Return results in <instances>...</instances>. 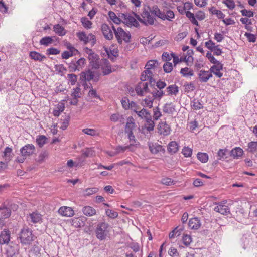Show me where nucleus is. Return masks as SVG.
Here are the masks:
<instances>
[{
    "label": "nucleus",
    "mask_w": 257,
    "mask_h": 257,
    "mask_svg": "<svg viewBox=\"0 0 257 257\" xmlns=\"http://www.w3.org/2000/svg\"><path fill=\"white\" fill-rule=\"evenodd\" d=\"M109 232V225L108 223L102 222H99L97 225L95 233L96 237L99 240L106 239Z\"/></svg>",
    "instance_id": "1"
},
{
    "label": "nucleus",
    "mask_w": 257,
    "mask_h": 257,
    "mask_svg": "<svg viewBox=\"0 0 257 257\" xmlns=\"http://www.w3.org/2000/svg\"><path fill=\"white\" fill-rule=\"evenodd\" d=\"M19 238L23 244H30L34 240L35 237L32 234V231L27 227H23L19 233Z\"/></svg>",
    "instance_id": "2"
},
{
    "label": "nucleus",
    "mask_w": 257,
    "mask_h": 257,
    "mask_svg": "<svg viewBox=\"0 0 257 257\" xmlns=\"http://www.w3.org/2000/svg\"><path fill=\"white\" fill-rule=\"evenodd\" d=\"M112 28L114 30V34L117 41L119 44H121L122 41H124L125 43L130 42L131 36L129 32H125L120 27H118L115 29L114 27L113 26Z\"/></svg>",
    "instance_id": "3"
},
{
    "label": "nucleus",
    "mask_w": 257,
    "mask_h": 257,
    "mask_svg": "<svg viewBox=\"0 0 257 257\" xmlns=\"http://www.w3.org/2000/svg\"><path fill=\"white\" fill-rule=\"evenodd\" d=\"M76 35L79 39L84 42L85 44L90 42L92 45H94L96 43V40L95 36L91 33L87 35L84 32H79L77 33Z\"/></svg>",
    "instance_id": "4"
},
{
    "label": "nucleus",
    "mask_w": 257,
    "mask_h": 257,
    "mask_svg": "<svg viewBox=\"0 0 257 257\" xmlns=\"http://www.w3.org/2000/svg\"><path fill=\"white\" fill-rule=\"evenodd\" d=\"M226 200L216 203L217 206L214 208V210L224 215H227L230 213V208L228 205H226Z\"/></svg>",
    "instance_id": "5"
},
{
    "label": "nucleus",
    "mask_w": 257,
    "mask_h": 257,
    "mask_svg": "<svg viewBox=\"0 0 257 257\" xmlns=\"http://www.w3.org/2000/svg\"><path fill=\"white\" fill-rule=\"evenodd\" d=\"M85 59L81 58L76 62H72L69 65V68L71 71H80L83 69L85 64Z\"/></svg>",
    "instance_id": "6"
},
{
    "label": "nucleus",
    "mask_w": 257,
    "mask_h": 257,
    "mask_svg": "<svg viewBox=\"0 0 257 257\" xmlns=\"http://www.w3.org/2000/svg\"><path fill=\"white\" fill-rule=\"evenodd\" d=\"M27 220L32 223H40L42 221V215L37 211L30 213L27 217Z\"/></svg>",
    "instance_id": "7"
},
{
    "label": "nucleus",
    "mask_w": 257,
    "mask_h": 257,
    "mask_svg": "<svg viewBox=\"0 0 257 257\" xmlns=\"http://www.w3.org/2000/svg\"><path fill=\"white\" fill-rule=\"evenodd\" d=\"M71 98L70 99V104L73 105H76L78 103L79 98H80L81 93V89L77 87L72 89L71 91Z\"/></svg>",
    "instance_id": "8"
},
{
    "label": "nucleus",
    "mask_w": 257,
    "mask_h": 257,
    "mask_svg": "<svg viewBox=\"0 0 257 257\" xmlns=\"http://www.w3.org/2000/svg\"><path fill=\"white\" fill-rule=\"evenodd\" d=\"M158 133L163 136L169 135L171 131L169 125L167 124L166 121L160 122L158 125Z\"/></svg>",
    "instance_id": "9"
},
{
    "label": "nucleus",
    "mask_w": 257,
    "mask_h": 257,
    "mask_svg": "<svg viewBox=\"0 0 257 257\" xmlns=\"http://www.w3.org/2000/svg\"><path fill=\"white\" fill-rule=\"evenodd\" d=\"M35 150V146L32 144H27L23 147L21 150V153L23 157H28L32 155Z\"/></svg>",
    "instance_id": "10"
},
{
    "label": "nucleus",
    "mask_w": 257,
    "mask_h": 257,
    "mask_svg": "<svg viewBox=\"0 0 257 257\" xmlns=\"http://www.w3.org/2000/svg\"><path fill=\"white\" fill-rule=\"evenodd\" d=\"M212 76V74L211 73L210 70H201L198 73V79L201 82H207Z\"/></svg>",
    "instance_id": "11"
},
{
    "label": "nucleus",
    "mask_w": 257,
    "mask_h": 257,
    "mask_svg": "<svg viewBox=\"0 0 257 257\" xmlns=\"http://www.w3.org/2000/svg\"><path fill=\"white\" fill-rule=\"evenodd\" d=\"M223 69V64L221 63L212 66L209 70L211 73H213L218 78H221L223 76V73L221 72Z\"/></svg>",
    "instance_id": "12"
},
{
    "label": "nucleus",
    "mask_w": 257,
    "mask_h": 257,
    "mask_svg": "<svg viewBox=\"0 0 257 257\" xmlns=\"http://www.w3.org/2000/svg\"><path fill=\"white\" fill-rule=\"evenodd\" d=\"M143 19L137 17L138 20L141 22H144L146 24L153 25L154 22V18L152 16L150 13L147 11H144L142 14Z\"/></svg>",
    "instance_id": "13"
},
{
    "label": "nucleus",
    "mask_w": 257,
    "mask_h": 257,
    "mask_svg": "<svg viewBox=\"0 0 257 257\" xmlns=\"http://www.w3.org/2000/svg\"><path fill=\"white\" fill-rule=\"evenodd\" d=\"M58 213L65 217H72L74 214L73 210L71 207L67 206L61 207L58 210Z\"/></svg>",
    "instance_id": "14"
},
{
    "label": "nucleus",
    "mask_w": 257,
    "mask_h": 257,
    "mask_svg": "<svg viewBox=\"0 0 257 257\" xmlns=\"http://www.w3.org/2000/svg\"><path fill=\"white\" fill-rule=\"evenodd\" d=\"M101 30L103 36L106 39L108 40H111L113 38V32L108 25L106 24H102L101 26Z\"/></svg>",
    "instance_id": "15"
},
{
    "label": "nucleus",
    "mask_w": 257,
    "mask_h": 257,
    "mask_svg": "<svg viewBox=\"0 0 257 257\" xmlns=\"http://www.w3.org/2000/svg\"><path fill=\"white\" fill-rule=\"evenodd\" d=\"M10 241V233L8 230H4L0 234V244H8Z\"/></svg>",
    "instance_id": "16"
},
{
    "label": "nucleus",
    "mask_w": 257,
    "mask_h": 257,
    "mask_svg": "<svg viewBox=\"0 0 257 257\" xmlns=\"http://www.w3.org/2000/svg\"><path fill=\"white\" fill-rule=\"evenodd\" d=\"M88 58L93 68L98 69L99 68V56L97 54L93 53L90 56H88Z\"/></svg>",
    "instance_id": "17"
},
{
    "label": "nucleus",
    "mask_w": 257,
    "mask_h": 257,
    "mask_svg": "<svg viewBox=\"0 0 257 257\" xmlns=\"http://www.w3.org/2000/svg\"><path fill=\"white\" fill-rule=\"evenodd\" d=\"M124 22L129 26L137 27L139 25L138 21L134 17L127 14H123Z\"/></svg>",
    "instance_id": "18"
},
{
    "label": "nucleus",
    "mask_w": 257,
    "mask_h": 257,
    "mask_svg": "<svg viewBox=\"0 0 257 257\" xmlns=\"http://www.w3.org/2000/svg\"><path fill=\"white\" fill-rule=\"evenodd\" d=\"M200 220L197 217L191 218L189 220L188 226L192 229L197 230L201 226Z\"/></svg>",
    "instance_id": "19"
},
{
    "label": "nucleus",
    "mask_w": 257,
    "mask_h": 257,
    "mask_svg": "<svg viewBox=\"0 0 257 257\" xmlns=\"http://www.w3.org/2000/svg\"><path fill=\"white\" fill-rule=\"evenodd\" d=\"M153 76V72L150 70H145L144 71L141 75L140 79L142 81L149 80L150 82H152Z\"/></svg>",
    "instance_id": "20"
},
{
    "label": "nucleus",
    "mask_w": 257,
    "mask_h": 257,
    "mask_svg": "<svg viewBox=\"0 0 257 257\" xmlns=\"http://www.w3.org/2000/svg\"><path fill=\"white\" fill-rule=\"evenodd\" d=\"M149 148L150 152L153 154H156L163 150L162 146L157 143H150Z\"/></svg>",
    "instance_id": "21"
},
{
    "label": "nucleus",
    "mask_w": 257,
    "mask_h": 257,
    "mask_svg": "<svg viewBox=\"0 0 257 257\" xmlns=\"http://www.w3.org/2000/svg\"><path fill=\"white\" fill-rule=\"evenodd\" d=\"M82 210L83 214L87 216H94L97 213L96 209L90 206H84Z\"/></svg>",
    "instance_id": "22"
},
{
    "label": "nucleus",
    "mask_w": 257,
    "mask_h": 257,
    "mask_svg": "<svg viewBox=\"0 0 257 257\" xmlns=\"http://www.w3.org/2000/svg\"><path fill=\"white\" fill-rule=\"evenodd\" d=\"M230 153L231 156L235 159H237L243 155V151L240 147H235L230 151Z\"/></svg>",
    "instance_id": "23"
},
{
    "label": "nucleus",
    "mask_w": 257,
    "mask_h": 257,
    "mask_svg": "<svg viewBox=\"0 0 257 257\" xmlns=\"http://www.w3.org/2000/svg\"><path fill=\"white\" fill-rule=\"evenodd\" d=\"M53 30L56 34L61 36L65 35L66 33V31L64 28L59 24L55 25L53 26Z\"/></svg>",
    "instance_id": "24"
},
{
    "label": "nucleus",
    "mask_w": 257,
    "mask_h": 257,
    "mask_svg": "<svg viewBox=\"0 0 257 257\" xmlns=\"http://www.w3.org/2000/svg\"><path fill=\"white\" fill-rule=\"evenodd\" d=\"M167 150L170 153L174 154L178 150V145L175 141L170 142L168 145Z\"/></svg>",
    "instance_id": "25"
},
{
    "label": "nucleus",
    "mask_w": 257,
    "mask_h": 257,
    "mask_svg": "<svg viewBox=\"0 0 257 257\" xmlns=\"http://www.w3.org/2000/svg\"><path fill=\"white\" fill-rule=\"evenodd\" d=\"M209 11L210 14L215 15L218 19H224L225 15L221 11L216 9L214 7H211L209 8Z\"/></svg>",
    "instance_id": "26"
},
{
    "label": "nucleus",
    "mask_w": 257,
    "mask_h": 257,
    "mask_svg": "<svg viewBox=\"0 0 257 257\" xmlns=\"http://www.w3.org/2000/svg\"><path fill=\"white\" fill-rule=\"evenodd\" d=\"M54 42V40L52 37L50 36H45L43 37L39 42V43L41 45H43L45 46H48L49 45L52 44Z\"/></svg>",
    "instance_id": "27"
},
{
    "label": "nucleus",
    "mask_w": 257,
    "mask_h": 257,
    "mask_svg": "<svg viewBox=\"0 0 257 257\" xmlns=\"http://www.w3.org/2000/svg\"><path fill=\"white\" fill-rule=\"evenodd\" d=\"M163 111L165 113L172 114L175 111V106L172 103H166L163 107Z\"/></svg>",
    "instance_id": "28"
},
{
    "label": "nucleus",
    "mask_w": 257,
    "mask_h": 257,
    "mask_svg": "<svg viewBox=\"0 0 257 257\" xmlns=\"http://www.w3.org/2000/svg\"><path fill=\"white\" fill-rule=\"evenodd\" d=\"M65 106L63 102L59 103L53 112V114L55 116H58L60 113L64 110Z\"/></svg>",
    "instance_id": "29"
},
{
    "label": "nucleus",
    "mask_w": 257,
    "mask_h": 257,
    "mask_svg": "<svg viewBox=\"0 0 257 257\" xmlns=\"http://www.w3.org/2000/svg\"><path fill=\"white\" fill-rule=\"evenodd\" d=\"M30 56L32 59L37 61H42L46 58L44 55L37 52L36 51H32L30 53Z\"/></svg>",
    "instance_id": "30"
},
{
    "label": "nucleus",
    "mask_w": 257,
    "mask_h": 257,
    "mask_svg": "<svg viewBox=\"0 0 257 257\" xmlns=\"http://www.w3.org/2000/svg\"><path fill=\"white\" fill-rule=\"evenodd\" d=\"M81 76L84 78L85 80L89 81L93 79L94 76V73L90 70L86 72H83L81 74Z\"/></svg>",
    "instance_id": "31"
},
{
    "label": "nucleus",
    "mask_w": 257,
    "mask_h": 257,
    "mask_svg": "<svg viewBox=\"0 0 257 257\" xmlns=\"http://www.w3.org/2000/svg\"><path fill=\"white\" fill-rule=\"evenodd\" d=\"M136 113L137 114L138 117L141 119L145 118L146 119L149 116L151 115L150 112L145 108H143L141 110L139 109L137 111H136Z\"/></svg>",
    "instance_id": "32"
},
{
    "label": "nucleus",
    "mask_w": 257,
    "mask_h": 257,
    "mask_svg": "<svg viewBox=\"0 0 257 257\" xmlns=\"http://www.w3.org/2000/svg\"><path fill=\"white\" fill-rule=\"evenodd\" d=\"M155 123L152 119L151 115L149 116L146 119V127L148 131H152L154 130Z\"/></svg>",
    "instance_id": "33"
},
{
    "label": "nucleus",
    "mask_w": 257,
    "mask_h": 257,
    "mask_svg": "<svg viewBox=\"0 0 257 257\" xmlns=\"http://www.w3.org/2000/svg\"><path fill=\"white\" fill-rule=\"evenodd\" d=\"M150 12L156 16L162 19L163 12H162L157 5L153 6L150 9Z\"/></svg>",
    "instance_id": "34"
},
{
    "label": "nucleus",
    "mask_w": 257,
    "mask_h": 257,
    "mask_svg": "<svg viewBox=\"0 0 257 257\" xmlns=\"http://www.w3.org/2000/svg\"><path fill=\"white\" fill-rule=\"evenodd\" d=\"M158 66V63L157 61L154 60H149L146 65V70H151L154 69L155 68L157 67Z\"/></svg>",
    "instance_id": "35"
},
{
    "label": "nucleus",
    "mask_w": 257,
    "mask_h": 257,
    "mask_svg": "<svg viewBox=\"0 0 257 257\" xmlns=\"http://www.w3.org/2000/svg\"><path fill=\"white\" fill-rule=\"evenodd\" d=\"M178 91V87L176 85H171L167 88V95H176Z\"/></svg>",
    "instance_id": "36"
},
{
    "label": "nucleus",
    "mask_w": 257,
    "mask_h": 257,
    "mask_svg": "<svg viewBox=\"0 0 257 257\" xmlns=\"http://www.w3.org/2000/svg\"><path fill=\"white\" fill-rule=\"evenodd\" d=\"M47 138L44 135H39L36 139V142L39 147H42L47 143Z\"/></svg>",
    "instance_id": "37"
},
{
    "label": "nucleus",
    "mask_w": 257,
    "mask_h": 257,
    "mask_svg": "<svg viewBox=\"0 0 257 257\" xmlns=\"http://www.w3.org/2000/svg\"><path fill=\"white\" fill-rule=\"evenodd\" d=\"M174 17H175V15H174V12L172 11L169 10L167 11L166 14H165L163 12L161 19H162L163 20H167L169 21H171V20L172 19L174 18Z\"/></svg>",
    "instance_id": "38"
},
{
    "label": "nucleus",
    "mask_w": 257,
    "mask_h": 257,
    "mask_svg": "<svg viewBox=\"0 0 257 257\" xmlns=\"http://www.w3.org/2000/svg\"><path fill=\"white\" fill-rule=\"evenodd\" d=\"M82 132L88 135L91 136H99V133L95 129L93 128H86L82 130Z\"/></svg>",
    "instance_id": "39"
},
{
    "label": "nucleus",
    "mask_w": 257,
    "mask_h": 257,
    "mask_svg": "<svg viewBox=\"0 0 257 257\" xmlns=\"http://www.w3.org/2000/svg\"><path fill=\"white\" fill-rule=\"evenodd\" d=\"M135 126V123L133 122V118L130 117L127 120V122L125 126V131L127 132H132L133 129Z\"/></svg>",
    "instance_id": "40"
},
{
    "label": "nucleus",
    "mask_w": 257,
    "mask_h": 257,
    "mask_svg": "<svg viewBox=\"0 0 257 257\" xmlns=\"http://www.w3.org/2000/svg\"><path fill=\"white\" fill-rule=\"evenodd\" d=\"M132 146V144H130V145L125 146H118L116 148L115 154H117L121 152H124V151L128 149L132 150L131 148Z\"/></svg>",
    "instance_id": "41"
},
{
    "label": "nucleus",
    "mask_w": 257,
    "mask_h": 257,
    "mask_svg": "<svg viewBox=\"0 0 257 257\" xmlns=\"http://www.w3.org/2000/svg\"><path fill=\"white\" fill-rule=\"evenodd\" d=\"M153 99L152 97H147L143 101L142 105L150 108L153 107Z\"/></svg>",
    "instance_id": "42"
},
{
    "label": "nucleus",
    "mask_w": 257,
    "mask_h": 257,
    "mask_svg": "<svg viewBox=\"0 0 257 257\" xmlns=\"http://www.w3.org/2000/svg\"><path fill=\"white\" fill-rule=\"evenodd\" d=\"M198 159L202 163H206L208 160V155L205 153H198L197 155Z\"/></svg>",
    "instance_id": "43"
},
{
    "label": "nucleus",
    "mask_w": 257,
    "mask_h": 257,
    "mask_svg": "<svg viewBox=\"0 0 257 257\" xmlns=\"http://www.w3.org/2000/svg\"><path fill=\"white\" fill-rule=\"evenodd\" d=\"M247 151L254 153L257 151V142L252 141L248 144Z\"/></svg>",
    "instance_id": "44"
},
{
    "label": "nucleus",
    "mask_w": 257,
    "mask_h": 257,
    "mask_svg": "<svg viewBox=\"0 0 257 257\" xmlns=\"http://www.w3.org/2000/svg\"><path fill=\"white\" fill-rule=\"evenodd\" d=\"M81 22L84 27L87 29H90L92 27V22L88 20L86 17H82L81 19Z\"/></svg>",
    "instance_id": "45"
},
{
    "label": "nucleus",
    "mask_w": 257,
    "mask_h": 257,
    "mask_svg": "<svg viewBox=\"0 0 257 257\" xmlns=\"http://www.w3.org/2000/svg\"><path fill=\"white\" fill-rule=\"evenodd\" d=\"M105 214L111 219L116 218L118 216V214L117 212L108 209L105 210Z\"/></svg>",
    "instance_id": "46"
},
{
    "label": "nucleus",
    "mask_w": 257,
    "mask_h": 257,
    "mask_svg": "<svg viewBox=\"0 0 257 257\" xmlns=\"http://www.w3.org/2000/svg\"><path fill=\"white\" fill-rule=\"evenodd\" d=\"M181 74L183 76H193V71L188 67L182 68L180 71Z\"/></svg>",
    "instance_id": "47"
},
{
    "label": "nucleus",
    "mask_w": 257,
    "mask_h": 257,
    "mask_svg": "<svg viewBox=\"0 0 257 257\" xmlns=\"http://www.w3.org/2000/svg\"><path fill=\"white\" fill-rule=\"evenodd\" d=\"M12 149L11 148L7 147L5 148L3 157L6 158V160H10L12 158Z\"/></svg>",
    "instance_id": "48"
},
{
    "label": "nucleus",
    "mask_w": 257,
    "mask_h": 257,
    "mask_svg": "<svg viewBox=\"0 0 257 257\" xmlns=\"http://www.w3.org/2000/svg\"><path fill=\"white\" fill-rule=\"evenodd\" d=\"M110 19L115 24H118L120 22V19L116 15L114 12L110 11L108 13Z\"/></svg>",
    "instance_id": "49"
},
{
    "label": "nucleus",
    "mask_w": 257,
    "mask_h": 257,
    "mask_svg": "<svg viewBox=\"0 0 257 257\" xmlns=\"http://www.w3.org/2000/svg\"><path fill=\"white\" fill-rule=\"evenodd\" d=\"M95 151L92 148H87L83 151V155L85 157H91L95 155Z\"/></svg>",
    "instance_id": "50"
},
{
    "label": "nucleus",
    "mask_w": 257,
    "mask_h": 257,
    "mask_svg": "<svg viewBox=\"0 0 257 257\" xmlns=\"http://www.w3.org/2000/svg\"><path fill=\"white\" fill-rule=\"evenodd\" d=\"M153 119L155 120H158L162 116V113L160 111V108L158 107H156L153 108Z\"/></svg>",
    "instance_id": "51"
},
{
    "label": "nucleus",
    "mask_w": 257,
    "mask_h": 257,
    "mask_svg": "<svg viewBox=\"0 0 257 257\" xmlns=\"http://www.w3.org/2000/svg\"><path fill=\"white\" fill-rule=\"evenodd\" d=\"M153 97L155 99H160L165 94L162 89L155 90L152 92Z\"/></svg>",
    "instance_id": "52"
},
{
    "label": "nucleus",
    "mask_w": 257,
    "mask_h": 257,
    "mask_svg": "<svg viewBox=\"0 0 257 257\" xmlns=\"http://www.w3.org/2000/svg\"><path fill=\"white\" fill-rule=\"evenodd\" d=\"M227 152L228 150L227 149H219L217 153L218 159L219 160L224 159Z\"/></svg>",
    "instance_id": "53"
},
{
    "label": "nucleus",
    "mask_w": 257,
    "mask_h": 257,
    "mask_svg": "<svg viewBox=\"0 0 257 257\" xmlns=\"http://www.w3.org/2000/svg\"><path fill=\"white\" fill-rule=\"evenodd\" d=\"M40 254L39 248L37 246H34L29 251V255L31 257L39 256Z\"/></svg>",
    "instance_id": "54"
},
{
    "label": "nucleus",
    "mask_w": 257,
    "mask_h": 257,
    "mask_svg": "<svg viewBox=\"0 0 257 257\" xmlns=\"http://www.w3.org/2000/svg\"><path fill=\"white\" fill-rule=\"evenodd\" d=\"M191 106L192 108L195 110H199L202 108V105L198 100H193L191 102Z\"/></svg>",
    "instance_id": "55"
},
{
    "label": "nucleus",
    "mask_w": 257,
    "mask_h": 257,
    "mask_svg": "<svg viewBox=\"0 0 257 257\" xmlns=\"http://www.w3.org/2000/svg\"><path fill=\"white\" fill-rule=\"evenodd\" d=\"M110 119L113 122H117L118 121L121 122L122 119H123V118H122V116L119 114L114 113L110 116Z\"/></svg>",
    "instance_id": "56"
},
{
    "label": "nucleus",
    "mask_w": 257,
    "mask_h": 257,
    "mask_svg": "<svg viewBox=\"0 0 257 257\" xmlns=\"http://www.w3.org/2000/svg\"><path fill=\"white\" fill-rule=\"evenodd\" d=\"M206 57L209 60V61L214 65H216V64L220 63L215 58L211 52H208L206 54Z\"/></svg>",
    "instance_id": "57"
},
{
    "label": "nucleus",
    "mask_w": 257,
    "mask_h": 257,
    "mask_svg": "<svg viewBox=\"0 0 257 257\" xmlns=\"http://www.w3.org/2000/svg\"><path fill=\"white\" fill-rule=\"evenodd\" d=\"M67 78L71 85H74L77 79V76L74 74H68L67 75Z\"/></svg>",
    "instance_id": "58"
},
{
    "label": "nucleus",
    "mask_w": 257,
    "mask_h": 257,
    "mask_svg": "<svg viewBox=\"0 0 257 257\" xmlns=\"http://www.w3.org/2000/svg\"><path fill=\"white\" fill-rule=\"evenodd\" d=\"M121 103L123 108L125 110L130 109V105L131 102L126 97L123 98L121 100Z\"/></svg>",
    "instance_id": "59"
},
{
    "label": "nucleus",
    "mask_w": 257,
    "mask_h": 257,
    "mask_svg": "<svg viewBox=\"0 0 257 257\" xmlns=\"http://www.w3.org/2000/svg\"><path fill=\"white\" fill-rule=\"evenodd\" d=\"M182 153L185 157H189L192 155V150L188 147H184L182 149Z\"/></svg>",
    "instance_id": "60"
},
{
    "label": "nucleus",
    "mask_w": 257,
    "mask_h": 257,
    "mask_svg": "<svg viewBox=\"0 0 257 257\" xmlns=\"http://www.w3.org/2000/svg\"><path fill=\"white\" fill-rule=\"evenodd\" d=\"M0 210L2 211L1 217L3 218H7L9 217L11 215V211L9 209L7 208H0Z\"/></svg>",
    "instance_id": "61"
},
{
    "label": "nucleus",
    "mask_w": 257,
    "mask_h": 257,
    "mask_svg": "<svg viewBox=\"0 0 257 257\" xmlns=\"http://www.w3.org/2000/svg\"><path fill=\"white\" fill-rule=\"evenodd\" d=\"M164 71L166 73L170 72L173 69V65L172 63L167 62L163 65Z\"/></svg>",
    "instance_id": "62"
},
{
    "label": "nucleus",
    "mask_w": 257,
    "mask_h": 257,
    "mask_svg": "<svg viewBox=\"0 0 257 257\" xmlns=\"http://www.w3.org/2000/svg\"><path fill=\"white\" fill-rule=\"evenodd\" d=\"M223 3L229 9L232 10L235 8V4L233 0H224Z\"/></svg>",
    "instance_id": "63"
},
{
    "label": "nucleus",
    "mask_w": 257,
    "mask_h": 257,
    "mask_svg": "<svg viewBox=\"0 0 257 257\" xmlns=\"http://www.w3.org/2000/svg\"><path fill=\"white\" fill-rule=\"evenodd\" d=\"M183 244L185 245H188L192 241V238L190 235H184L182 238Z\"/></svg>",
    "instance_id": "64"
}]
</instances>
